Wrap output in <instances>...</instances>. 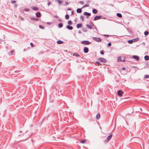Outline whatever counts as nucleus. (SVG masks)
I'll return each mask as SVG.
<instances>
[{"mask_svg": "<svg viewBox=\"0 0 149 149\" xmlns=\"http://www.w3.org/2000/svg\"><path fill=\"white\" fill-rule=\"evenodd\" d=\"M139 38H136L132 39V40H129L128 42L129 44H131L133 42H134L139 41Z\"/></svg>", "mask_w": 149, "mask_h": 149, "instance_id": "7ed1b4c3", "label": "nucleus"}, {"mask_svg": "<svg viewBox=\"0 0 149 149\" xmlns=\"http://www.w3.org/2000/svg\"><path fill=\"white\" fill-rule=\"evenodd\" d=\"M79 3L81 4H83L84 3V2L83 1H80Z\"/></svg>", "mask_w": 149, "mask_h": 149, "instance_id": "37998d69", "label": "nucleus"}, {"mask_svg": "<svg viewBox=\"0 0 149 149\" xmlns=\"http://www.w3.org/2000/svg\"><path fill=\"white\" fill-rule=\"evenodd\" d=\"M67 28L69 30H72L73 29V27L72 26H66Z\"/></svg>", "mask_w": 149, "mask_h": 149, "instance_id": "a211bd4d", "label": "nucleus"}, {"mask_svg": "<svg viewBox=\"0 0 149 149\" xmlns=\"http://www.w3.org/2000/svg\"><path fill=\"white\" fill-rule=\"evenodd\" d=\"M84 15H86L89 16L91 15V14L89 13H88L86 12H84Z\"/></svg>", "mask_w": 149, "mask_h": 149, "instance_id": "f3484780", "label": "nucleus"}, {"mask_svg": "<svg viewBox=\"0 0 149 149\" xmlns=\"http://www.w3.org/2000/svg\"><path fill=\"white\" fill-rule=\"evenodd\" d=\"M11 3H16V1L15 0L11 1Z\"/></svg>", "mask_w": 149, "mask_h": 149, "instance_id": "c9c22d12", "label": "nucleus"}, {"mask_svg": "<svg viewBox=\"0 0 149 149\" xmlns=\"http://www.w3.org/2000/svg\"><path fill=\"white\" fill-rule=\"evenodd\" d=\"M149 78V75L148 74H146L144 76V79H148Z\"/></svg>", "mask_w": 149, "mask_h": 149, "instance_id": "393cba45", "label": "nucleus"}, {"mask_svg": "<svg viewBox=\"0 0 149 149\" xmlns=\"http://www.w3.org/2000/svg\"><path fill=\"white\" fill-rule=\"evenodd\" d=\"M100 117V113H98L96 116V118L97 120H99Z\"/></svg>", "mask_w": 149, "mask_h": 149, "instance_id": "ddd939ff", "label": "nucleus"}, {"mask_svg": "<svg viewBox=\"0 0 149 149\" xmlns=\"http://www.w3.org/2000/svg\"><path fill=\"white\" fill-rule=\"evenodd\" d=\"M58 21L60 22H62V20H61V19H58Z\"/></svg>", "mask_w": 149, "mask_h": 149, "instance_id": "49530a36", "label": "nucleus"}, {"mask_svg": "<svg viewBox=\"0 0 149 149\" xmlns=\"http://www.w3.org/2000/svg\"><path fill=\"white\" fill-rule=\"evenodd\" d=\"M140 110L141 111H142V109L141 108H140Z\"/></svg>", "mask_w": 149, "mask_h": 149, "instance_id": "603ef678", "label": "nucleus"}, {"mask_svg": "<svg viewBox=\"0 0 149 149\" xmlns=\"http://www.w3.org/2000/svg\"><path fill=\"white\" fill-rule=\"evenodd\" d=\"M63 26V24L62 23H59L58 24V26H59V28H61V27H62Z\"/></svg>", "mask_w": 149, "mask_h": 149, "instance_id": "bb28decb", "label": "nucleus"}, {"mask_svg": "<svg viewBox=\"0 0 149 149\" xmlns=\"http://www.w3.org/2000/svg\"><path fill=\"white\" fill-rule=\"evenodd\" d=\"M31 20H36L37 21L38 20V18H33L32 17L31 18Z\"/></svg>", "mask_w": 149, "mask_h": 149, "instance_id": "b1692460", "label": "nucleus"}, {"mask_svg": "<svg viewBox=\"0 0 149 149\" xmlns=\"http://www.w3.org/2000/svg\"><path fill=\"white\" fill-rule=\"evenodd\" d=\"M77 12L79 13H80L81 12V9L78 8L77 10Z\"/></svg>", "mask_w": 149, "mask_h": 149, "instance_id": "4be33fe9", "label": "nucleus"}, {"mask_svg": "<svg viewBox=\"0 0 149 149\" xmlns=\"http://www.w3.org/2000/svg\"><path fill=\"white\" fill-rule=\"evenodd\" d=\"M100 53L101 54L103 55L104 54V52L103 51H101Z\"/></svg>", "mask_w": 149, "mask_h": 149, "instance_id": "58836bf2", "label": "nucleus"}, {"mask_svg": "<svg viewBox=\"0 0 149 149\" xmlns=\"http://www.w3.org/2000/svg\"><path fill=\"white\" fill-rule=\"evenodd\" d=\"M144 59L146 61H148L149 60V56L148 55H146L144 56Z\"/></svg>", "mask_w": 149, "mask_h": 149, "instance_id": "2eb2a0df", "label": "nucleus"}, {"mask_svg": "<svg viewBox=\"0 0 149 149\" xmlns=\"http://www.w3.org/2000/svg\"><path fill=\"white\" fill-rule=\"evenodd\" d=\"M68 10H70L71 9H70V8H68Z\"/></svg>", "mask_w": 149, "mask_h": 149, "instance_id": "864d4df0", "label": "nucleus"}, {"mask_svg": "<svg viewBox=\"0 0 149 149\" xmlns=\"http://www.w3.org/2000/svg\"><path fill=\"white\" fill-rule=\"evenodd\" d=\"M86 26L87 28H88L90 29H92V27L91 26H90L89 25H88V24L86 25Z\"/></svg>", "mask_w": 149, "mask_h": 149, "instance_id": "7c9ffc66", "label": "nucleus"}, {"mask_svg": "<svg viewBox=\"0 0 149 149\" xmlns=\"http://www.w3.org/2000/svg\"><path fill=\"white\" fill-rule=\"evenodd\" d=\"M117 93L119 96L121 97L123 94V92L121 90H120L118 91Z\"/></svg>", "mask_w": 149, "mask_h": 149, "instance_id": "423d86ee", "label": "nucleus"}, {"mask_svg": "<svg viewBox=\"0 0 149 149\" xmlns=\"http://www.w3.org/2000/svg\"><path fill=\"white\" fill-rule=\"evenodd\" d=\"M132 57L137 61H139V57L138 56L133 55L132 56Z\"/></svg>", "mask_w": 149, "mask_h": 149, "instance_id": "1a4fd4ad", "label": "nucleus"}, {"mask_svg": "<svg viewBox=\"0 0 149 149\" xmlns=\"http://www.w3.org/2000/svg\"><path fill=\"white\" fill-rule=\"evenodd\" d=\"M93 38L94 40L97 42H100L101 40L100 38Z\"/></svg>", "mask_w": 149, "mask_h": 149, "instance_id": "9d476101", "label": "nucleus"}, {"mask_svg": "<svg viewBox=\"0 0 149 149\" xmlns=\"http://www.w3.org/2000/svg\"><path fill=\"white\" fill-rule=\"evenodd\" d=\"M81 43L84 45H88L90 43V42L88 41L84 40L82 41Z\"/></svg>", "mask_w": 149, "mask_h": 149, "instance_id": "39448f33", "label": "nucleus"}, {"mask_svg": "<svg viewBox=\"0 0 149 149\" xmlns=\"http://www.w3.org/2000/svg\"><path fill=\"white\" fill-rule=\"evenodd\" d=\"M65 17L66 19H68L69 18V16L68 15H66L65 16Z\"/></svg>", "mask_w": 149, "mask_h": 149, "instance_id": "cd10ccee", "label": "nucleus"}, {"mask_svg": "<svg viewBox=\"0 0 149 149\" xmlns=\"http://www.w3.org/2000/svg\"><path fill=\"white\" fill-rule=\"evenodd\" d=\"M88 6H89V5H87V4H86V5H84L82 7V8H84L87 7H88Z\"/></svg>", "mask_w": 149, "mask_h": 149, "instance_id": "473e14b6", "label": "nucleus"}, {"mask_svg": "<svg viewBox=\"0 0 149 149\" xmlns=\"http://www.w3.org/2000/svg\"><path fill=\"white\" fill-rule=\"evenodd\" d=\"M30 45L32 47H33L34 46V45L32 43H30Z\"/></svg>", "mask_w": 149, "mask_h": 149, "instance_id": "ea45409f", "label": "nucleus"}, {"mask_svg": "<svg viewBox=\"0 0 149 149\" xmlns=\"http://www.w3.org/2000/svg\"><path fill=\"white\" fill-rule=\"evenodd\" d=\"M148 32L147 31H145L144 32V34L145 35H148Z\"/></svg>", "mask_w": 149, "mask_h": 149, "instance_id": "72a5a7b5", "label": "nucleus"}, {"mask_svg": "<svg viewBox=\"0 0 149 149\" xmlns=\"http://www.w3.org/2000/svg\"><path fill=\"white\" fill-rule=\"evenodd\" d=\"M65 4H66V5H67V4H69V3H68V2H65Z\"/></svg>", "mask_w": 149, "mask_h": 149, "instance_id": "09e8293b", "label": "nucleus"}, {"mask_svg": "<svg viewBox=\"0 0 149 149\" xmlns=\"http://www.w3.org/2000/svg\"><path fill=\"white\" fill-rule=\"evenodd\" d=\"M14 50H11L9 52H8V54L9 56L12 55H14Z\"/></svg>", "mask_w": 149, "mask_h": 149, "instance_id": "0eeeda50", "label": "nucleus"}, {"mask_svg": "<svg viewBox=\"0 0 149 149\" xmlns=\"http://www.w3.org/2000/svg\"><path fill=\"white\" fill-rule=\"evenodd\" d=\"M24 10L25 11H29V9L28 8H25L24 9Z\"/></svg>", "mask_w": 149, "mask_h": 149, "instance_id": "4c0bfd02", "label": "nucleus"}, {"mask_svg": "<svg viewBox=\"0 0 149 149\" xmlns=\"http://www.w3.org/2000/svg\"><path fill=\"white\" fill-rule=\"evenodd\" d=\"M32 9L33 10H38V8L36 7H32Z\"/></svg>", "mask_w": 149, "mask_h": 149, "instance_id": "5701e85b", "label": "nucleus"}, {"mask_svg": "<svg viewBox=\"0 0 149 149\" xmlns=\"http://www.w3.org/2000/svg\"><path fill=\"white\" fill-rule=\"evenodd\" d=\"M84 52L85 53H87L88 51H89V49L87 47H85L84 48Z\"/></svg>", "mask_w": 149, "mask_h": 149, "instance_id": "9b49d317", "label": "nucleus"}, {"mask_svg": "<svg viewBox=\"0 0 149 149\" xmlns=\"http://www.w3.org/2000/svg\"><path fill=\"white\" fill-rule=\"evenodd\" d=\"M93 13L94 14H96L97 12V11L96 9H94L92 11Z\"/></svg>", "mask_w": 149, "mask_h": 149, "instance_id": "6ab92c4d", "label": "nucleus"}, {"mask_svg": "<svg viewBox=\"0 0 149 149\" xmlns=\"http://www.w3.org/2000/svg\"><path fill=\"white\" fill-rule=\"evenodd\" d=\"M125 59H124V60H122V61L121 62H125Z\"/></svg>", "mask_w": 149, "mask_h": 149, "instance_id": "a18cd8bd", "label": "nucleus"}, {"mask_svg": "<svg viewBox=\"0 0 149 149\" xmlns=\"http://www.w3.org/2000/svg\"><path fill=\"white\" fill-rule=\"evenodd\" d=\"M98 60L103 63H106L107 61V60L103 58H100L98 59Z\"/></svg>", "mask_w": 149, "mask_h": 149, "instance_id": "20e7f679", "label": "nucleus"}, {"mask_svg": "<svg viewBox=\"0 0 149 149\" xmlns=\"http://www.w3.org/2000/svg\"><path fill=\"white\" fill-rule=\"evenodd\" d=\"M102 17L101 16H96L94 18V20L95 21L101 19Z\"/></svg>", "mask_w": 149, "mask_h": 149, "instance_id": "6e6552de", "label": "nucleus"}, {"mask_svg": "<svg viewBox=\"0 0 149 149\" xmlns=\"http://www.w3.org/2000/svg\"><path fill=\"white\" fill-rule=\"evenodd\" d=\"M96 63L97 64L98 66L101 65H102V64H101L100 62L97 61L96 62Z\"/></svg>", "mask_w": 149, "mask_h": 149, "instance_id": "2f4dec72", "label": "nucleus"}, {"mask_svg": "<svg viewBox=\"0 0 149 149\" xmlns=\"http://www.w3.org/2000/svg\"><path fill=\"white\" fill-rule=\"evenodd\" d=\"M51 3L50 2H49L48 3V5L49 6Z\"/></svg>", "mask_w": 149, "mask_h": 149, "instance_id": "c03bdc74", "label": "nucleus"}, {"mask_svg": "<svg viewBox=\"0 0 149 149\" xmlns=\"http://www.w3.org/2000/svg\"><path fill=\"white\" fill-rule=\"evenodd\" d=\"M112 135L113 134H111L107 137L106 140H105L104 141V143L105 144H107L108 143V142L109 141V140L111 138Z\"/></svg>", "mask_w": 149, "mask_h": 149, "instance_id": "f03ea898", "label": "nucleus"}, {"mask_svg": "<svg viewBox=\"0 0 149 149\" xmlns=\"http://www.w3.org/2000/svg\"><path fill=\"white\" fill-rule=\"evenodd\" d=\"M56 42L58 44H61L63 43V42L61 40H58Z\"/></svg>", "mask_w": 149, "mask_h": 149, "instance_id": "4468645a", "label": "nucleus"}, {"mask_svg": "<svg viewBox=\"0 0 149 149\" xmlns=\"http://www.w3.org/2000/svg\"><path fill=\"white\" fill-rule=\"evenodd\" d=\"M117 61L118 62H121L122 61L121 56H118V57Z\"/></svg>", "mask_w": 149, "mask_h": 149, "instance_id": "aec40b11", "label": "nucleus"}, {"mask_svg": "<svg viewBox=\"0 0 149 149\" xmlns=\"http://www.w3.org/2000/svg\"><path fill=\"white\" fill-rule=\"evenodd\" d=\"M68 23L69 25H71L72 24V22L71 21H69L68 22Z\"/></svg>", "mask_w": 149, "mask_h": 149, "instance_id": "f704fd0d", "label": "nucleus"}, {"mask_svg": "<svg viewBox=\"0 0 149 149\" xmlns=\"http://www.w3.org/2000/svg\"><path fill=\"white\" fill-rule=\"evenodd\" d=\"M15 7H17V4H15Z\"/></svg>", "mask_w": 149, "mask_h": 149, "instance_id": "de8ad7c7", "label": "nucleus"}, {"mask_svg": "<svg viewBox=\"0 0 149 149\" xmlns=\"http://www.w3.org/2000/svg\"><path fill=\"white\" fill-rule=\"evenodd\" d=\"M73 55L74 56H75L77 57H80V55L77 53H74L73 54Z\"/></svg>", "mask_w": 149, "mask_h": 149, "instance_id": "f8f14e48", "label": "nucleus"}, {"mask_svg": "<svg viewBox=\"0 0 149 149\" xmlns=\"http://www.w3.org/2000/svg\"><path fill=\"white\" fill-rule=\"evenodd\" d=\"M104 36H107V37H109V36L107 35H104Z\"/></svg>", "mask_w": 149, "mask_h": 149, "instance_id": "3c124183", "label": "nucleus"}, {"mask_svg": "<svg viewBox=\"0 0 149 149\" xmlns=\"http://www.w3.org/2000/svg\"><path fill=\"white\" fill-rule=\"evenodd\" d=\"M21 19H22V20H24V18H22H22Z\"/></svg>", "mask_w": 149, "mask_h": 149, "instance_id": "8fccbe9b", "label": "nucleus"}, {"mask_svg": "<svg viewBox=\"0 0 149 149\" xmlns=\"http://www.w3.org/2000/svg\"><path fill=\"white\" fill-rule=\"evenodd\" d=\"M39 27L40 28H41V29H44V27H43V26H41V25H40L39 26Z\"/></svg>", "mask_w": 149, "mask_h": 149, "instance_id": "79ce46f5", "label": "nucleus"}, {"mask_svg": "<svg viewBox=\"0 0 149 149\" xmlns=\"http://www.w3.org/2000/svg\"><path fill=\"white\" fill-rule=\"evenodd\" d=\"M111 42H109L108 43V47H109L110 46H111Z\"/></svg>", "mask_w": 149, "mask_h": 149, "instance_id": "e433bc0d", "label": "nucleus"}, {"mask_svg": "<svg viewBox=\"0 0 149 149\" xmlns=\"http://www.w3.org/2000/svg\"><path fill=\"white\" fill-rule=\"evenodd\" d=\"M80 142L81 143H85L86 141L85 140H83L81 141Z\"/></svg>", "mask_w": 149, "mask_h": 149, "instance_id": "c85d7f7f", "label": "nucleus"}, {"mask_svg": "<svg viewBox=\"0 0 149 149\" xmlns=\"http://www.w3.org/2000/svg\"><path fill=\"white\" fill-rule=\"evenodd\" d=\"M81 24H78L77 25V28H79L81 27Z\"/></svg>", "mask_w": 149, "mask_h": 149, "instance_id": "c756f323", "label": "nucleus"}, {"mask_svg": "<svg viewBox=\"0 0 149 149\" xmlns=\"http://www.w3.org/2000/svg\"><path fill=\"white\" fill-rule=\"evenodd\" d=\"M122 69L123 70H125L126 69V68L125 67H122Z\"/></svg>", "mask_w": 149, "mask_h": 149, "instance_id": "a19ab883", "label": "nucleus"}, {"mask_svg": "<svg viewBox=\"0 0 149 149\" xmlns=\"http://www.w3.org/2000/svg\"><path fill=\"white\" fill-rule=\"evenodd\" d=\"M116 15L118 17L120 18H121L122 17V15L120 13H117Z\"/></svg>", "mask_w": 149, "mask_h": 149, "instance_id": "412c9836", "label": "nucleus"}, {"mask_svg": "<svg viewBox=\"0 0 149 149\" xmlns=\"http://www.w3.org/2000/svg\"><path fill=\"white\" fill-rule=\"evenodd\" d=\"M58 1V2L59 4H61L62 3V1H61L60 0H56Z\"/></svg>", "mask_w": 149, "mask_h": 149, "instance_id": "a878e982", "label": "nucleus"}, {"mask_svg": "<svg viewBox=\"0 0 149 149\" xmlns=\"http://www.w3.org/2000/svg\"><path fill=\"white\" fill-rule=\"evenodd\" d=\"M19 136H23V139L21 140V141H24L26 140L30 136L28 135L27 133H25L23 134L22 135H19Z\"/></svg>", "mask_w": 149, "mask_h": 149, "instance_id": "f257e3e1", "label": "nucleus"}, {"mask_svg": "<svg viewBox=\"0 0 149 149\" xmlns=\"http://www.w3.org/2000/svg\"><path fill=\"white\" fill-rule=\"evenodd\" d=\"M36 16L37 17H40L41 14L40 12H37L36 14Z\"/></svg>", "mask_w": 149, "mask_h": 149, "instance_id": "dca6fc26", "label": "nucleus"}]
</instances>
